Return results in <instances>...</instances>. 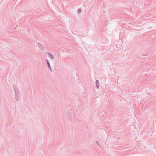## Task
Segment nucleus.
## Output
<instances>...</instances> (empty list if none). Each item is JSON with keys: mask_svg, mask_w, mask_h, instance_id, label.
Segmentation results:
<instances>
[{"mask_svg": "<svg viewBox=\"0 0 156 156\" xmlns=\"http://www.w3.org/2000/svg\"><path fill=\"white\" fill-rule=\"evenodd\" d=\"M47 65L48 66V67L50 68V65L49 62H48V61H47Z\"/></svg>", "mask_w": 156, "mask_h": 156, "instance_id": "1", "label": "nucleus"}, {"mask_svg": "<svg viewBox=\"0 0 156 156\" xmlns=\"http://www.w3.org/2000/svg\"><path fill=\"white\" fill-rule=\"evenodd\" d=\"M78 12H80V11H79V10L78 11Z\"/></svg>", "mask_w": 156, "mask_h": 156, "instance_id": "2", "label": "nucleus"}, {"mask_svg": "<svg viewBox=\"0 0 156 156\" xmlns=\"http://www.w3.org/2000/svg\"><path fill=\"white\" fill-rule=\"evenodd\" d=\"M78 12H80V11H79V10L78 11Z\"/></svg>", "mask_w": 156, "mask_h": 156, "instance_id": "3", "label": "nucleus"}, {"mask_svg": "<svg viewBox=\"0 0 156 156\" xmlns=\"http://www.w3.org/2000/svg\"><path fill=\"white\" fill-rule=\"evenodd\" d=\"M78 12H80V11H79V10L78 11Z\"/></svg>", "mask_w": 156, "mask_h": 156, "instance_id": "4", "label": "nucleus"}]
</instances>
